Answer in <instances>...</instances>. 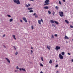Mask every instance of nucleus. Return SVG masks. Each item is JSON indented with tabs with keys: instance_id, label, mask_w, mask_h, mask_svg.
<instances>
[{
	"instance_id": "f257e3e1",
	"label": "nucleus",
	"mask_w": 73,
	"mask_h": 73,
	"mask_svg": "<svg viewBox=\"0 0 73 73\" xmlns=\"http://www.w3.org/2000/svg\"><path fill=\"white\" fill-rule=\"evenodd\" d=\"M13 1L14 3H16L17 4L19 5L20 4V2L19 0H14Z\"/></svg>"
},
{
	"instance_id": "f03ea898",
	"label": "nucleus",
	"mask_w": 73,
	"mask_h": 73,
	"mask_svg": "<svg viewBox=\"0 0 73 73\" xmlns=\"http://www.w3.org/2000/svg\"><path fill=\"white\" fill-rule=\"evenodd\" d=\"M46 4H44V5H49V0H46L45 1Z\"/></svg>"
},
{
	"instance_id": "7ed1b4c3",
	"label": "nucleus",
	"mask_w": 73,
	"mask_h": 73,
	"mask_svg": "<svg viewBox=\"0 0 73 73\" xmlns=\"http://www.w3.org/2000/svg\"><path fill=\"white\" fill-rule=\"evenodd\" d=\"M59 15L61 17H63L64 16V13L62 11L61 12H59Z\"/></svg>"
},
{
	"instance_id": "20e7f679",
	"label": "nucleus",
	"mask_w": 73,
	"mask_h": 73,
	"mask_svg": "<svg viewBox=\"0 0 73 73\" xmlns=\"http://www.w3.org/2000/svg\"><path fill=\"white\" fill-rule=\"evenodd\" d=\"M41 22H42V23H43V20L42 19H41L40 20H38V24H39V25H41Z\"/></svg>"
},
{
	"instance_id": "39448f33",
	"label": "nucleus",
	"mask_w": 73,
	"mask_h": 73,
	"mask_svg": "<svg viewBox=\"0 0 73 73\" xmlns=\"http://www.w3.org/2000/svg\"><path fill=\"white\" fill-rule=\"evenodd\" d=\"M59 55V57L61 60H62L63 58H64V57L62 56L60 54Z\"/></svg>"
},
{
	"instance_id": "423d86ee",
	"label": "nucleus",
	"mask_w": 73,
	"mask_h": 73,
	"mask_svg": "<svg viewBox=\"0 0 73 73\" xmlns=\"http://www.w3.org/2000/svg\"><path fill=\"white\" fill-rule=\"evenodd\" d=\"M60 46H56L55 49L56 50H58V49H60Z\"/></svg>"
},
{
	"instance_id": "0eeeda50",
	"label": "nucleus",
	"mask_w": 73,
	"mask_h": 73,
	"mask_svg": "<svg viewBox=\"0 0 73 73\" xmlns=\"http://www.w3.org/2000/svg\"><path fill=\"white\" fill-rule=\"evenodd\" d=\"M23 20H24L26 23H27V20L26 19V18L25 17H23Z\"/></svg>"
},
{
	"instance_id": "6e6552de",
	"label": "nucleus",
	"mask_w": 73,
	"mask_h": 73,
	"mask_svg": "<svg viewBox=\"0 0 73 73\" xmlns=\"http://www.w3.org/2000/svg\"><path fill=\"white\" fill-rule=\"evenodd\" d=\"M5 59H6V60H7V62H9V63H10V62H11V61H10V60H9L8 59V58H6Z\"/></svg>"
},
{
	"instance_id": "1a4fd4ad",
	"label": "nucleus",
	"mask_w": 73,
	"mask_h": 73,
	"mask_svg": "<svg viewBox=\"0 0 73 73\" xmlns=\"http://www.w3.org/2000/svg\"><path fill=\"white\" fill-rule=\"evenodd\" d=\"M47 48L48 50H50V46H47Z\"/></svg>"
},
{
	"instance_id": "9d476101",
	"label": "nucleus",
	"mask_w": 73,
	"mask_h": 73,
	"mask_svg": "<svg viewBox=\"0 0 73 73\" xmlns=\"http://www.w3.org/2000/svg\"><path fill=\"white\" fill-rule=\"evenodd\" d=\"M64 38L65 39H69V38L68 37H67V36H66V35L65 36Z\"/></svg>"
},
{
	"instance_id": "9b49d317",
	"label": "nucleus",
	"mask_w": 73,
	"mask_h": 73,
	"mask_svg": "<svg viewBox=\"0 0 73 73\" xmlns=\"http://www.w3.org/2000/svg\"><path fill=\"white\" fill-rule=\"evenodd\" d=\"M50 22L52 24H54V21L53 20H51L50 21Z\"/></svg>"
},
{
	"instance_id": "f8f14e48",
	"label": "nucleus",
	"mask_w": 73,
	"mask_h": 73,
	"mask_svg": "<svg viewBox=\"0 0 73 73\" xmlns=\"http://www.w3.org/2000/svg\"><path fill=\"white\" fill-rule=\"evenodd\" d=\"M44 9H47L49 8V7H48V6H46L44 7Z\"/></svg>"
},
{
	"instance_id": "ddd939ff",
	"label": "nucleus",
	"mask_w": 73,
	"mask_h": 73,
	"mask_svg": "<svg viewBox=\"0 0 73 73\" xmlns=\"http://www.w3.org/2000/svg\"><path fill=\"white\" fill-rule=\"evenodd\" d=\"M13 37L14 38V39H15V40H16V38L15 37V35H13Z\"/></svg>"
},
{
	"instance_id": "4468645a",
	"label": "nucleus",
	"mask_w": 73,
	"mask_h": 73,
	"mask_svg": "<svg viewBox=\"0 0 73 73\" xmlns=\"http://www.w3.org/2000/svg\"><path fill=\"white\" fill-rule=\"evenodd\" d=\"M54 23L56 24H57V25H58V22H57L56 21H54Z\"/></svg>"
},
{
	"instance_id": "2eb2a0df",
	"label": "nucleus",
	"mask_w": 73,
	"mask_h": 73,
	"mask_svg": "<svg viewBox=\"0 0 73 73\" xmlns=\"http://www.w3.org/2000/svg\"><path fill=\"white\" fill-rule=\"evenodd\" d=\"M55 9H56L57 10H58V6H56L55 7Z\"/></svg>"
},
{
	"instance_id": "dca6fc26",
	"label": "nucleus",
	"mask_w": 73,
	"mask_h": 73,
	"mask_svg": "<svg viewBox=\"0 0 73 73\" xmlns=\"http://www.w3.org/2000/svg\"><path fill=\"white\" fill-rule=\"evenodd\" d=\"M61 53L62 56H64V54H65V52H62Z\"/></svg>"
},
{
	"instance_id": "f3484780",
	"label": "nucleus",
	"mask_w": 73,
	"mask_h": 73,
	"mask_svg": "<svg viewBox=\"0 0 73 73\" xmlns=\"http://www.w3.org/2000/svg\"><path fill=\"white\" fill-rule=\"evenodd\" d=\"M65 21L66 22V23H67V24H69V21H68V20H65Z\"/></svg>"
},
{
	"instance_id": "a211bd4d",
	"label": "nucleus",
	"mask_w": 73,
	"mask_h": 73,
	"mask_svg": "<svg viewBox=\"0 0 73 73\" xmlns=\"http://www.w3.org/2000/svg\"><path fill=\"white\" fill-rule=\"evenodd\" d=\"M48 14L49 15H50V14H51V12H50V11H48Z\"/></svg>"
},
{
	"instance_id": "6ab92c4d",
	"label": "nucleus",
	"mask_w": 73,
	"mask_h": 73,
	"mask_svg": "<svg viewBox=\"0 0 73 73\" xmlns=\"http://www.w3.org/2000/svg\"><path fill=\"white\" fill-rule=\"evenodd\" d=\"M49 63L50 64H52V60H50V61L49 62Z\"/></svg>"
},
{
	"instance_id": "aec40b11",
	"label": "nucleus",
	"mask_w": 73,
	"mask_h": 73,
	"mask_svg": "<svg viewBox=\"0 0 73 73\" xmlns=\"http://www.w3.org/2000/svg\"><path fill=\"white\" fill-rule=\"evenodd\" d=\"M55 13V12L53 11L52 13V15H53L54 16V14Z\"/></svg>"
},
{
	"instance_id": "412c9836",
	"label": "nucleus",
	"mask_w": 73,
	"mask_h": 73,
	"mask_svg": "<svg viewBox=\"0 0 73 73\" xmlns=\"http://www.w3.org/2000/svg\"><path fill=\"white\" fill-rule=\"evenodd\" d=\"M12 21H13V19H11L9 20L10 22H11Z\"/></svg>"
},
{
	"instance_id": "4be33fe9",
	"label": "nucleus",
	"mask_w": 73,
	"mask_h": 73,
	"mask_svg": "<svg viewBox=\"0 0 73 73\" xmlns=\"http://www.w3.org/2000/svg\"><path fill=\"white\" fill-rule=\"evenodd\" d=\"M59 3L60 5H62V3H61V1H59Z\"/></svg>"
},
{
	"instance_id": "5701e85b",
	"label": "nucleus",
	"mask_w": 73,
	"mask_h": 73,
	"mask_svg": "<svg viewBox=\"0 0 73 73\" xmlns=\"http://www.w3.org/2000/svg\"><path fill=\"white\" fill-rule=\"evenodd\" d=\"M51 38H54V35H52Z\"/></svg>"
},
{
	"instance_id": "b1692460",
	"label": "nucleus",
	"mask_w": 73,
	"mask_h": 73,
	"mask_svg": "<svg viewBox=\"0 0 73 73\" xmlns=\"http://www.w3.org/2000/svg\"><path fill=\"white\" fill-rule=\"evenodd\" d=\"M21 70H23V71H25V69L21 68Z\"/></svg>"
},
{
	"instance_id": "393cba45",
	"label": "nucleus",
	"mask_w": 73,
	"mask_h": 73,
	"mask_svg": "<svg viewBox=\"0 0 73 73\" xmlns=\"http://www.w3.org/2000/svg\"><path fill=\"white\" fill-rule=\"evenodd\" d=\"M33 8H28V9L29 10H31V9H32Z\"/></svg>"
},
{
	"instance_id": "a878e982",
	"label": "nucleus",
	"mask_w": 73,
	"mask_h": 73,
	"mask_svg": "<svg viewBox=\"0 0 73 73\" xmlns=\"http://www.w3.org/2000/svg\"><path fill=\"white\" fill-rule=\"evenodd\" d=\"M33 10H31L29 11V12L31 13V12H33Z\"/></svg>"
},
{
	"instance_id": "bb28decb",
	"label": "nucleus",
	"mask_w": 73,
	"mask_h": 73,
	"mask_svg": "<svg viewBox=\"0 0 73 73\" xmlns=\"http://www.w3.org/2000/svg\"><path fill=\"white\" fill-rule=\"evenodd\" d=\"M41 60L42 61H44V60H43V58L42 57H41Z\"/></svg>"
},
{
	"instance_id": "cd10ccee",
	"label": "nucleus",
	"mask_w": 73,
	"mask_h": 73,
	"mask_svg": "<svg viewBox=\"0 0 73 73\" xmlns=\"http://www.w3.org/2000/svg\"><path fill=\"white\" fill-rule=\"evenodd\" d=\"M17 54H18V52H17V51L15 53V55H17Z\"/></svg>"
},
{
	"instance_id": "c85d7f7f",
	"label": "nucleus",
	"mask_w": 73,
	"mask_h": 73,
	"mask_svg": "<svg viewBox=\"0 0 73 73\" xmlns=\"http://www.w3.org/2000/svg\"><path fill=\"white\" fill-rule=\"evenodd\" d=\"M31 29L33 30V26L32 25L31 26Z\"/></svg>"
},
{
	"instance_id": "c756f323",
	"label": "nucleus",
	"mask_w": 73,
	"mask_h": 73,
	"mask_svg": "<svg viewBox=\"0 0 73 73\" xmlns=\"http://www.w3.org/2000/svg\"><path fill=\"white\" fill-rule=\"evenodd\" d=\"M31 54H32V53H33V51H32V50H31Z\"/></svg>"
},
{
	"instance_id": "7c9ffc66",
	"label": "nucleus",
	"mask_w": 73,
	"mask_h": 73,
	"mask_svg": "<svg viewBox=\"0 0 73 73\" xmlns=\"http://www.w3.org/2000/svg\"><path fill=\"white\" fill-rule=\"evenodd\" d=\"M70 28H73V26H72V25H70Z\"/></svg>"
},
{
	"instance_id": "2f4dec72",
	"label": "nucleus",
	"mask_w": 73,
	"mask_h": 73,
	"mask_svg": "<svg viewBox=\"0 0 73 73\" xmlns=\"http://www.w3.org/2000/svg\"><path fill=\"white\" fill-rule=\"evenodd\" d=\"M7 16H8L9 17H11V15H7Z\"/></svg>"
},
{
	"instance_id": "473e14b6",
	"label": "nucleus",
	"mask_w": 73,
	"mask_h": 73,
	"mask_svg": "<svg viewBox=\"0 0 73 73\" xmlns=\"http://www.w3.org/2000/svg\"><path fill=\"white\" fill-rule=\"evenodd\" d=\"M54 36H55V37H57V34H55L54 35Z\"/></svg>"
},
{
	"instance_id": "72a5a7b5",
	"label": "nucleus",
	"mask_w": 73,
	"mask_h": 73,
	"mask_svg": "<svg viewBox=\"0 0 73 73\" xmlns=\"http://www.w3.org/2000/svg\"><path fill=\"white\" fill-rule=\"evenodd\" d=\"M35 17H37H37H38V16H37V15H36L35 16Z\"/></svg>"
},
{
	"instance_id": "f704fd0d",
	"label": "nucleus",
	"mask_w": 73,
	"mask_h": 73,
	"mask_svg": "<svg viewBox=\"0 0 73 73\" xmlns=\"http://www.w3.org/2000/svg\"><path fill=\"white\" fill-rule=\"evenodd\" d=\"M58 65L57 64L56 65L55 67H58Z\"/></svg>"
},
{
	"instance_id": "c9c22d12",
	"label": "nucleus",
	"mask_w": 73,
	"mask_h": 73,
	"mask_svg": "<svg viewBox=\"0 0 73 73\" xmlns=\"http://www.w3.org/2000/svg\"><path fill=\"white\" fill-rule=\"evenodd\" d=\"M17 69H19V67H18V66H17Z\"/></svg>"
},
{
	"instance_id": "e433bc0d",
	"label": "nucleus",
	"mask_w": 73,
	"mask_h": 73,
	"mask_svg": "<svg viewBox=\"0 0 73 73\" xmlns=\"http://www.w3.org/2000/svg\"><path fill=\"white\" fill-rule=\"evenodd\" d=\"M40 66H43V65H42V64L41 63L40 64Z\"/></svg>"
},
{
	"instance_id": "4c0bfd02",
	"label": "nucleus",
	"mask_w": 73,
	"mask_h": 73,
	"mask_svg": "<svg viewBox=\"0 0 73 73\" xmlns=\"http://www.w3.org/2000/svg\"><path fill=\"white\" fill-rule=\"evenodd\" d=\"M31 5V4H28V7L29 6H30Z\"/></svg>"
},
{
	"instance_id": "58836bf2",
	"label": "nucleus",
	"mask_w": 73,
	"mask_h": 73,
	"mask_svg": "<svg viewBox=\"0 0 73 73\" xmlns=\"http://www.w3.org/2000/svg\"><path fill=\"white\" fill-rule=\"evenodd\" d=\"M36 13H34L33 14V16H35V15H36Z\"/></svg>"
},
{
	"instance_id": "ea45409f",
	"label": "nucleus",
	"mask_w": 73,
	"mask_h": 73,
	"mask_svg": "<svg viewBox=\"0 0 73 73\" xmlns=\"http://www.w3.org/2000/svg\"><path fill=\"white\" fill-rule=\"evenodd\" d=\"M5 34H4L3 35V37H5Z\"/></svg>"
},
{
	"instance_id": "a19ab883",
	"label": "nucleus",
	"mask_w": 73,
	"mask_h": 73,
	"mask_svg": "<svg viewBox=\"0 0 73 73\" xmlns=\"http://www.w3.org/2000/svg\"><path fill=\"white\" fill-rule=\"evenodd\" d=\"M52 26H53V27H55V25H52Z\"/></svg>"
},
{
	"instance_id": "79ce46f5",
	"label": "nucleus",
	"mask_w": 73,
	"mask_h": 73,
	"mask_svg": "<svg viewBox=\"0 0 73 73\" xmlns=\"http://www.w3.org/2000/svg\"><path fill=\"white\" fill-rule=\"evenodd\" d=\"M26 7H27V8L28 7V5H26Z\"/></svg>"
},
{
	"instance_id": "37998d69",
	"label": "nucleus",
	"mask_w": 73,
	"mask_h": 73,
	"mask_svg": "<svg viewBox=\"0 0 73 73\" xmlns=\"http://www.w3.org/2000/svg\"><path fill=\"white\" fill-rule=\"evenodd\" d=\"M64 2H65V0H62Z\"/></svg>"
},
{
	"instance_id": "c03bdc74",
	"label": "nucleus",
	"mask_w": 73,
	"mask_h": 73,
	"mask_svg": "<svg viewBox=\"0 0 73 73\" xmlns=\"http://www.w3.org/2000/svg\"><path fill=\"white\" fill-rule=\"evenodd\" d=\"M20 21L21 23H23V21H22V20H21Z\"/></svg>"
},
{
	"instance_id": "a18cd8bd",
	"label": "nucleus",
	"mask_w": 73,
	"mask_h": 73,
	"mask_svg": "<svg viewBox=\"0 0 73 73\" xmlns=\"http://www.w3.org/2000/svg\"><path fill=\"white\" fill-rule=\"evenodd\" d=\"M68 55H70V53H68Z\"/></svg>"
},
{
	"instance_id": "49530a36",
	"label": "nucleus",
	"mask_w": 73,
	"mask_h": 73,
	"mask_svg": "<svg viewBox=\"0 0 73 73\" xmlns=\"http://www.w3.org/2000/svg\"><path fill=\"white\" fill-rule=\"evenodd\" d=\"M30 1H33L34 0H29Z\"/></svg>"
},
{
	"instance_id": "de8ad7c7",
	"label": "nucleus",
	"mask_w": 73,
	"mask_h": 73,
	"mask_svg": "<svg viewBox=\"0 0 73 73\" xmlns=\"http://www.w3.org/2000/svg\"><path fill=\"white\" fill-rule=\"evenodd\" d=\"M17 71V70H15V72H16Z\"/></svg>"
},
{
	"instance_id": "09e8293b",
	"label": "nucleus",
	"mask_w": 73,
	"mask_h": 73,
	"mask_svg": "<svg viewBox=\"0 0 73 73\" xmlns=\"http://www.w3.org/2000/svg\"><path fill=\"white\" fill-rule=\"evenodd\" d=\"M72 62H73V59L72 60Z\"/></svg>"
},
{
	"instance_id": "8fccbe9b",
	"label": "nucleus",
	"mask_w": 73,
	"mask_h": 73,
	"mask_svg": "<svg viewBox=\"0 0 73 73\" xmlns=\"http://www.w3.org/2000/svg\"><path fill=\"white\" fill-rule=\"evenodd\" d=\"M19 70H20V71L21 70V69L20 68V69H19Z\"/></svg>"
},
{
	"instance_id": "3c124183",
	"label": "nucleus",
	"mask_w": 73,
	"mask_h": 73,
	"mask_svg": "<svg viewBox=\"0 0 73 73\" xmlns=\"http://www.w3.org/2000/svg\"><path fill=\"white\" fill-rule=\"evenodd\" d=\"M14 48H15V50H16V48L15 47H14Z\"/></svg>"
},
{
	"instance_id": "603ef678",
	"label": "nucleus",
	"mask_w": 73,
	"mask_h": 73,
	"mask_svg": "<svg viewBox=\"0 0 73 73\" xmlns=\"http://www.w3.org/2000/svg\"><path fill=\"white\" fill-rule=\"evenodd\" d=\"M31 49H33V47H31Z\"/></svg>"
},
{
	"instance_id": "864d4df0",
	"label": "nucleus",
	"mask_w": 73,
	"mask_h": 73,
	"mask_svg": "<svg viewBox=\"0 0 73 73\" xmlns=\"http://www.w3.org/2000/svg\"><path fill=\"white\" fill-rule=\"evenodd\" d=\"M40 73H43L42 72V71H41L40 72Z\"/></svg>"
},
{
	"instance_id": "5fc2aeb1",
	"label": "nucleus",
	"mask_w": 73,
	"mask_h": 73,
	"mask_svg": "<svg viewBox=\"0 0 73 73\" xmlns=\"http://www.w3.org/2000/svg\"><path fill=\"white\" fill-rule=\"evenodd\" d=\"M56 73H58V71H57L56 72Z\"/></svg>"
},
{
	"instance_id": "6e6d98bb",
	"label": "nucleus",
	"mask_w": 73,
	"mask_h": 73,
	"mask_svg": "<svg viewBox=\"0 0 73 73\" xmlns=\"http://www.w3.org/2000/svg\"><path fill=\"white\" fill-rule=\"evenodd\" d=\"M4 46V47H5V46Z\"/></svg>"
},
{
	"instance_id": "4d7b16f0",
	"label": "nucleus",
	"mask_w": 73,
	"mask_h": 73,
	"mask_svg": "<svg viewBox=\"0 0 73 73\" xmlns=\"http://www.w3.org/2000/svg\"><path fill=\"white\" fill-rule=\"evenodd\" d=\"M31 23V22L29 21V23Z\"/></svg>"
},
{
	"instance_id": "13d9d810",
	"label": "nucleus",
	"mask_w": 73,
	"mask_h": 73,
	"mask_svg": "<svg viewBox=\"0 0 73 73\" xmlns=\"http://www.w3.org/2000/svg\"><path fill=\"white\" fill-rule=\"evenodd\" d=\"M72 41H73V39H72Z\"/></svg>"
},
{
	"instance_id": "bf43d9fd",
	"label": "nucleus",
	"mask_w": 73,
	"mask_h": 73,
	"mask_svg": "<svg viewBox=\"0 0 73 73\" xmlns=\"http://www.w3.org/2000/svg\"><path fill=\"white\" fill-rule=\"evenodd\" d=\"M67 43H68V42H67Z\"/></svg>"
}]
</instances>
